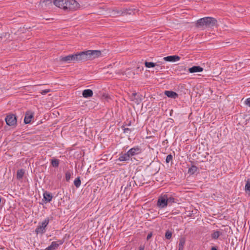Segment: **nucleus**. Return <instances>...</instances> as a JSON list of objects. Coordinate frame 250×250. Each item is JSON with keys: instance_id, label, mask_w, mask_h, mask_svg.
Instances as JSON below:
<instances>
[{"instance_id": "nucleus-32", "label": "nucleus", "mask_w": 250, "mask_h": 250, "mask_svg": "<svg viewBox=\"0 0 250 250\" xmlns=\"http://www.w3.org/2000/svg\"><path fill=\"white\" fill-rule=\"evenodd\" d=\"M172 156L171 154H169L167 156L166 162L167 163H169L170 161L172 160Z\"/></svg>"}, {"instance_id": "nucleus-40", "label": "nucleus", "mask_w": 250, "mask_h": 250, "mask_svg": "<svg viewBox=\"0 0 250 250\" xmlns=\"http://www.w3.org/2000/svg\"><path fill=\"white\" fill-rule=\"evenodd\" d=\"M211 250H217V248L215 247H213L211 248Z\"/></svg>"}, {"instance_id": "nucleus-36", "label": "nucleus", "mask_w": 250, "mask_h": 250, "mask_svg": "<svg viewBox=\"0 0 250 250\" xmlns=\"http://www.w3.org/2000/svg\"><path fill=\"white\" fill-rule=\"evenodd\" d=\"M152 232L149 233L147 236L146 239L147 240H148L152 237Z\"/></svg>"}, {"instance_id": "nucleus-2", "label": "nucleus", "mask_w": 250, "mask_h": 250, "mask_svg": "<svg viewBox=\"0 0 250 250\" xmlns=\"http://www.w3.org/2000/svg\"><path fill=\"white\" fill-rule=\"evenodd\" d=\"M60 61L67 63L83 62L82 60V52L76 54H70L66 56H61L60 57Z\"/></svg>"}, {"instance_id": "nucleus-39", "label": "nucleus", "mask_w": 250, "mask_h": 250, "mask_svg": "<svg viewBox=\"0 0 250 250\" xmlns=\"http://www.w3.org/2000/svg\"><path fill=\"white\" fill-rule=\"evenodd\" d=\"M139 250H144V246H143V247H142V246H141V247H139Z\"/></svg>"}, {"instance_id": "nucleus-37", "label": "nucleus", "mask_w": 250, "mask_h": 250, "mask_svg": "<svg viewBox=\"0 0 250 250\" xmlns=\"http://www.w3.org/2000/svg\"><path fill=\"white\" fill-rule=\"evenodd\" d=\"M43 2H45L46 4L52 3V0H46L43 1Z\"/></svg>"}, {"instance_id": "nucleus-26", "label": "nucleus", "mask_w": 250, "mask_h": 250, "mask_svg": "<svg viewBox=\"0 0 250 250\" xmlns=\"http://www.w3.org/2000/svg\"><path fill=\"white\" fill-rule=\"evenodd\" d=\"M51 165L53 167H59L60 160L57 159H53L51 160Z\"/></svg>"}, {"instance_id": "nucleus-28", "label": "nucleus", "mask_w": 250, "mask_h": 250, "mask_svg": "<svg viewBox=\"0 0 250 250\" xmlns=\"http://www.w3.org/2000/svg\"><path fill=\"white\" fill-rule=\"evenodd\" d=\"M81 184V181L80 177H77L75 179L74 181V184L76 188H79Z\"/></svg>"}, {"instance_id": "nucleus-25", "label": "nucleus", "mask_w": 250, "mask_h": 250, "mask_svg": "<svg viewBox=\"0 0 250 250\" xmlns=\"http://www.w3.org/2000/svg\"><path fill=\"white\" fill-rule=\"evenodd\" d=\"M198 168L195 166L192 165L188 170V173L190 174H194L197 170Z\"/></svg>"}, {"instance_id": "nucleus-7", "label": "nucleus", "mask_w": 250, "mask_h": 250, "mask_svg": "<svg viewBox=\"0 0 250 250\" xmlns=\"http://www.w3.org/2000/svg\"><path fill=\"white\" fill-rule=\"evenodd\" d=\"M6 124L9 126H16L17 118L15 115L11 114L6 116L5 119Z\"/></svg>"}, {"instance_id": "nucleus-5", "label": "nucleus", "mask_w": 250, "mask_h": 250, "mask_svg": "<svg viewBox=\"0 0 250 250\" xmlns=\"http://www.w3.org/2000/svg\"><path fill=\"white\" fill-rule=\"evenodd\" d=\"M49 222V219L48 217H47L42 222L39 223L35 230L36 233L41 235L44 234L46 231V228Z\"/></svg>"}, {"instance_id": "nucleus-16", "label": "nucleus", "mask_w": 250, "mask_h": 250, "mask_svg": "<svg viewBox=\"0 0 250 250\" xmlns=\"http://www.w3.org/2000/svg\"><path fill=\"white\" fill-rule=\"evenodd\" d=\"M129 159H130V156L127 152L125 153L121 154L120 155L118 160L120 161H126L129 160Z\"/></svg>"}, {"instance_id": "nucleus-33", "label": "nucleus", "mask_w": 250, "mask_h": 250, "mask_svg": "<svg viewBox=\"0 0 250 250\" xmlns=\"http://www.w3.org/2000/svg\"><path fill=\"white\" fill-rule=\"evenodd\" d=\"M122 128L123 129L124 133H129L131 131V129L130 128H125L124 126H122Z\"/></svg>"}, {"instance_id": "nucleus-22", "label": "nucleus", "mask_w": 250, "mask_h": 250, "mask_svg": "<svg viewBox=\"0 0 250 250\" xmlns=\"http://www.w3.org/2000/svg\"><path fill=\"white\" fill-rule=\"evenodd\" d=\"M123 15H131L134 14V10L132 9H127V8H124L122 9Z\"/></svg>"}, {"instance_id": "nucleus-8", "label": "nucleus", "mask_w": 250, "mask_h": 250, "mask_svg": "<svg viewBox=\"0 0 250 250\" xmlns=\"http://www.w3.org/2000/svg\"><path fill=\"white\" fill-rule=\"evenodd\" d=\"M142 151L141 147L139 146H136L130 149L127 153L129 155L130 157L140 153Z\"/></svg>"}, {"instance_id": "nucleus-38", "label": "nucleus", "mask_w": 250, "mask_h": 250, "mask_svg": "<svg viewBox=\"0 0 250 250\" xmlns=\"http://www.w3.org/2000/svg\"><path fill=\"white\" fill-rule=\"evenodd\" d=\"M52 248L49 246L47 248L45 249V250H54L53 249H52Z\"/></svg>"}, {"instance_id": "nucleus-17", "label": "nucleus", "mask_w": 250, "mask_h": 250, "mask_svg": "<svg viewBox=\"0 0 250 250\" xmlns=\"http://www.w3.org/2000/svg\"><path fill=\"white\" fill-rule=\"evenodd\" d=\"M222 235V232L219 230H214L211 234V237L213 239H217L219 237Z\"/></svg>"}, {"instance_id": "nucleus-31", "label": "nucleus", "mask_w": 250, "mask_h": 250, "mask_svg": "<svg viewBox=\"0 0 250 250\" xmlns=\"http://www.w3.org/2000/svg\"><path fill=\"white\" fill-rule=\"evenodd\" d=\"M165 237L167 239H170L172 237V232L169 230H167L165 233Z\"/></svg>"}, {"instance_id": "nucleus-24", "label": "nucleus", "mask_w": 250, "mask_h": 250, "mask_svg": "<svg viewBox=\"0 0 250 250\" xmlns=\"http://www.w3.org/2000/svg\"><path fill=\"white\" fill-rule=\"evenodd\" d=\"M245 191L250 195V179H248L245 186Z\"/></svg>"}, {"instance_id": "nucleus-41", "label": "nucleus", "mask_w": 250, "mask_h": 250, "mask_svg": "<svg viewBox=\"0 0 250 250\" xmlns=\"http://www.w3.org/2000/svg\"><path fill=\"white\" fill-rule=\"evenodd\" d=\"M133 95L134 96H135L136 95V93H133Z\"/></svg>"}, {"instance_id": "nucleus-19", "label": "nucleus", "mask_w": 250, "mask_h": 250, "mask_svg": "<svg viewBox=\"0 0 250 250\" xmlns=\"http://www.w3.org/2000/svg\"><path fill=\"white\" fill-rule=\"evenodd\" d=\"M163 62L161 61H159L155 63L156 72L161 71L164 68V66L163 65Z\"/></svg>"}, {"instance_id": "nucleus-35", "label": "nucleus", "mask_w": 250, "mask_h": 250, "mask_svg": "<svg viewBox=\"0 0 250 250\" xmlns=\"http://www.w3.org/2000/svg\"><path fill=\"white\" fill-rule=\"evenodd\" d=\"M245 104L250 107V98H248L245 102Z\"/></svg>"}, {"instance_id": "nucleus-11", "label": "nucleus", "mask_w": 250, "mask_h": 250, "mask_svg": "<svg viewBox=\"0 0 250 250\" xmlns=\"http://www.w3.org/2000/svg\"><path fill=\"white\" fill-rule=\"evenodd\" d=\"M110 16L117 17L123 15L122 9H112L109 10Z\"/></svg>"}, {"instance_id": "nucleus-3", "label": "nucleus", "mask_w": 250, "mask_h": 250, "mask_svg": "<svg viewBox=\"0 0 250 250\" xmlns=\"http://www.w3.org/2000/svg\"><path fill=\"white\" fill-rule=\"evenodd\" d=\"M82 60L83 62L89 60H93L101 55L100 50H87L82 52Z\"/></svg>"}, {"instance_id": "nucleus-30", "label": "nucleus", "mask_w": 250, "mask_h": 250, "mask_svg": "<svg viewBox=\"0 0 250 250\" xmlns=\"http://www.w3.org/2000/svg\"><path fill=\"white\" fill-rule=\"evenodd\" d=\"M71 177V173L70 171H66L65 174V177L66 181H69Z\"/></svg>"}, {"instance_id": "nucleus-10", "label": "nucleus", "mask_w": 250, "mask_h": 250, "mask_svg": "<svg viewBox=\"0 0 250 250\" xmlns=\"http://www.w3.org/2000/svg\"><path fill=\"white\" fill-rule=\"evenodd\" d=\"M66 0H54V4L57 7L64 10L65 4Z\"/></svg>"}, {"instance_id": "nucleus-1", "label": "nucleus", "mask_w": 250, "mask_h": 250, "mask_svg": "<svg viewBox=\"0 0 250 250\" xmlns=\"http://www.w3.org/2000/svg\"><path fill=\"white\" fill-rule=\"evenodd\" d=\"M217 23V21L215 18L207 17L198 20L196 22V26L204 29L207 27H212L216 26Z\"/></svg>"}, {"instance_id": "nucleus-20", "label": "nucleus", "mask_w": 250, "mask_h": 250, "mask_svg": "<svg viewBox=\"0 0 250 250\" xmlns=\"http://www.w3.org/2000/svg\"><path fill=\"white\" fill-rule=\"evenodd\" d=\"M43 198L46 202H50L52 199V195L51 193L45 191L43 194Z\"/></svg>"}, {"instance_id": "nucleus-15", "label": "nucleus", "mask_w": 250, "mask_h": 250, "mask_svg": "<svg viewBox=\"0 0 250 250\" xmlns=\"http://www.w3.org/2000/svg\"><path fill=\"white\" fill-rule=\"evenodd\" d=\"M93 93L92 90L91 89H85L83 91V96L84 98H88L91 97L93 96Z\"/></svg>"}, {"instance_id": "nucleus-6", "label": "nucleus", "mask_w": 250, "mask_h": 250, "mask_svg": "<svg viewBox=\"0 0 250 250\" xmlns=\"http://www.w3.org/2000/svg\"><path fill=\"white\" fill-rule=\"evenodd\" d=\"M167 204V194H164L159 197L157 206L161 208H166Z\"/></svg>"}, {"instance_id": "nucleus-34", "label": "nucleus", "mask_w": 250, "mask_h": 250, "mask_svg": "<svg viewBox=\"0 0 250 250\" xmlns=\"http://www.w3.org/2000/svg\"><path fill=\"white\" fill-rule=\"evenodd\" d=\"M50 89H44V90H42L41 92V93L42 95H45V94H47V93H48L49 92H50Z\"/></svg>"}, {"instance_id": "nucleus-9", "label": "nucleus", "mask_w": 250, "mask_h": 250, "mask_svg": "<svg viewBox=\"0 0 250 250\" xmlns=\"http://www.w3.org/2000/svg\"><path fill=\"white\" fill-rule=\"evenodd\" d=\"M180 57L177 55L169 56L163 58V60L167 62H175L180 60Z\"/></svg>"}, {"instance_id": "nucleus-13", "label": "nucleus", "mask_w": 250, "mask_h": 250, "mask_svg": "<svg viewBox=\"0 0 250 250\" xmlns=\"http://www.w3.org/2000/svg\"><path fill=\"white\" fill-rule=\"evenodd\" d=\"M203 70V68L200 66H194L188 69V71L191 73L202 72Z\"/></svg>"}, {"instance_id": "nucleus-4", "label": "nucleus", "mask_w": 250, "mask_h": 250, "mask_svg": "<svg viewBox=\"0 0 250 250\" xmlns=\"http://www.w3.org/2000/svg\"><path fill=\"white\" fill-rule=\"evenodd\" d=\"M80 6L79 3L75 0H66L64 11H70L77 10Z\"/></svg>"}, {"instance_id": "nucleus-29", "label": "nucleus", "mask_w": 250, "mask_h": 250, "mask_svg": "<svg viewBox=\"0 0 250 250\" xmlns=\"http://www.w3.org/2000/svg\"><path fill=\"white\" fill-rule=\"evenodd\" d=\"M145 65L147 68L154 67L155 66V63L153 62H148L146 61L145 62Z\"/></svg>"}, {"instance_id": "nucleus-27", "label": "nucleus", "mask_w": 250, "mask_h": 250, "mask_svg": "<svg viewBox=\"0 0 250 250\" xmlns=\"http://www.w3.org/2000/svg\"><path fill=\"white\" fill-rule=\"evenodd\" d=\"M167 204H172V203H175V198L172 197L171 195L167 194Z\"/></svg>"}, {"instance_id": "nucleus-23", "label": "nucleus", "mask_w": 250, "mask_h": 250, "mask_svg": "<svg viewBox=\"0 0 250 250\" xmlns=\"http://www.w3.org/2000/svg\"><path fill=\"white\" fill-rule=\"evenodd\" d=\"M24 170H23L22 169L18 170L17 172V179H19V180L22 179L24 175Z\"/></svg>"}, {"instance_id": "nucleus-18", "label": "nucleus", "mask_w": 250, "mask_h": 250, "mask_svg": "<svg viewBox=\"0 0 250 250\" xmlns=\"http://www.w3.org/2000/svg\"><path fill=\"white\" fill-rule=\"evenodd\" d=\"M165 95L168 97L175 99L178 97V94L172 91H165Z\"/></svg>"}, {"instance_id": "nucleus-14", "label": "nucleus", "mask_w": 250, "mask_h": 250, "mask_svg": "<svg viewBox=\"0 0 250 250\" xmlns=\"http://www.w3.org/2000/svg\"><path fill=\"white\" fill-rule=\"evenodd\" d=\"M63 242L64 241L62 240H59L57 242L53 241L50 246L52 248V249L55 250L60 245H62Z\"/></svg>"}, {"instance_id": "nucleus-21", "label": "nucleus", "mask_w": 250, "mask_h": 250, "mask_svg": "<svg viewBox=\"0 0 250 250\" xmlns=\"http://www.w3.org/2000/svg\"><path fill=\"white\" fill-rule=\"evenodd\" d=\"M185 242L186 239L184 237H181L180 238L178 245V250H183Z\"/></svg>"}, {"instance_id": "nucleus-12", "label": "nucleus", "mask_w": 250, "mask_h": 250, "mask_svg": "<svg viewBox=\"0 0 250 250\" xmlns=\"http://www.w3.org/2000/svg\"><path fill=\"white\" fill-rule=\"evenodd\" d=\"M33 118V113L30 111L27 112L24 119V122L25 124L30 123L31 119Z\"/></svg>"}]
</instances>
